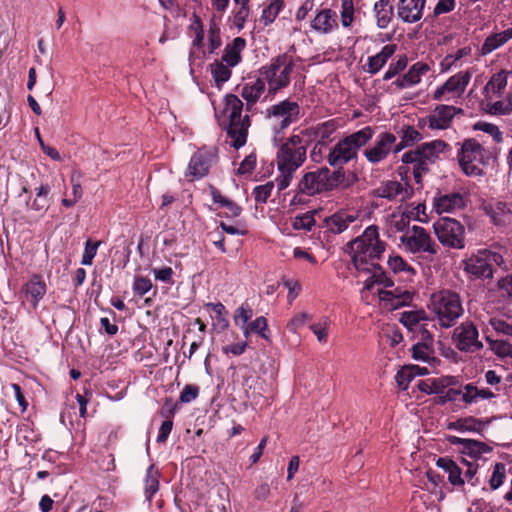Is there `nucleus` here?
I'll return each instance as SVG.
<instances>
[{
	"label": "nucleus",
	"mask_w": 512,
	"mask_h": 512,
	"mask_svg": "<svg viewBox=\"0 0 512 512\" xmlns=\"http://www.w3.org/2000/svg\"><path fill=\"white\" fill-rule=\"evenodd\" d=\"M159 471L152 464L148 467L145 477L144 494L146 500L152 501V498L159 490Z\"/></svg>",
	"instance_id": "nucleus-38"
},
{
	"label": "nucleus",
	"mask_w": 512,
	"mask_h": 512,
	"mask_svg": "<svg viewBox=\"0 0 512 512\" xmlns=\"http://www.w3.org/2000/svg\"><path fill=\"white\" fill-rule=\"evenodd\" d=\"M429 308L443 328H450L463 314L460 297L452 290H438L431 295Z\"/></svg>",
	"instance_id": "nucleus-7"
},
{
	"label": "nucleus",
	"mask_w": 512,
	"mask_h": 512,
	"mask_svg": "<svg viewBox=\"0 0 512 512\" xmlns=\"http://www.w3.org/2000/svg\"><path fill=\"white\" fill-rule=\"evenodd\" d=\"M275 185L276 182L268 181L263 185L256 186L252 192L255 202L262 204L266 203L268 198L271 196Z\"/></svg>",
	"instance_id": "nucleus-49"
},
{
	"label": "nucleus",
	"mask_w": 512,
	"mask_h": 512,
	"mask_svg": "<svg viewBox=\"0 0 512 512\" xmlns=\"http://www.w3.org/2000/svg\"><path fill=\"white\" fill-rule=\"evenodd\" d=\"M461 112L462 109L455 106L437 105L422 121L431 130H445L451 126L455 115Z\"/></svg>",
	"instance_id": "nucleus-15"
},
{
	"label": "nucleus",
	"mask_w": 512,
	"mask_h": 512,
	"mask_svg": "<svg viewBox=\"0 0 512 512\" xmlns=\"http://www.w3.org/2000/svg\"><path fill=\"white\" fill-rule=\"evenodd\" d=\"M330 320L328 317H323L318 323L310 325L311 331L316 335L320 343L327 342L328 327Z\"/></svg>",
	"instance_id": "nucleus-56"
},
{
	"label": "nucleus",
	"mask_w": 512,
	"mask_h": 512,
	"mask_svg": "<svg viewBox=\"0 0 512 512\" xmlns=\"http://www.w3.org/2000/svg\"><path fill=\"white\" fill-rule=\"evenodd\" d=\"M377 299L380 306L387 310L393 311L400 307L409 305L412 301L414 293L410 290H377Z\"/></svg>",
	"instance_id": "nucleus-19"
},
{
	"label": "nucleus",
	"mask_w": 512,
	"mask_h": 512,
	"mask_svg": "<svg viewBox=\"0 0 512 512\" xmlns=\"http://www.w3.org/2000/svg\"><path fill=\"white\" fill-rule=\"evenodd\" d=\"M299 116V104L289 99H285L267 109V118L274 122V130L277 133L295 123Z\"/></svg>",
	"instance_id": "nucleus-11"
},
{
	"label": "nucleus",
	"mask_w": 512,
	"mask_h": 512,
	"mask_svg": "<svg viewBox=\"0 0 512 512\" xmlns=\"http://www.w3.org/2000/svg\"><path fill=\"white\" fill-rule=\"evenodd\" d=\"M396 51L395 44H387L382 47L381 51L374 56L368 57L365 71L369 74L378 73L382 67L388 62Z\"/></svg>",
	"instance_id": "nucleus-31"
},
{
	"label": "nucleus",
	"mask_w": 512,
	"mask_h": 512,
	"mask_svg": "<svg viewBox=\"0 0 512 512\" xmlns=\"http://www.w3.org/2000/svg\"><path fill=\"white\" fill-rule=\"evenodd\" d=\"M373 135V128L366 126L340 140L327 156L329 165L334 168H341L356 159L360 148L364 147Z\"/></svg>",
	"instance_id": "nucleus-5"
},
{
	"label": "nucleus",
	"mask_w": 512,
	"mask_h": 512,
	"mask_svg": "<svg viewBox=\"0 0 512 512\" xmlns=\"http://www.w3.org/2000/svg\"><path fill=\"white\" fill-rule=\"evenodd\" d=\"M413 372H411L410 367L403 366L396 374L395 380L400 390H407L410 382L413 380Z\"/></svg>",
	"instance_id": "nucleus-62"
},
{
	"label": "nucleus",
	"mask_w": 512,
	"mask_h": 512,
	"mask_svg": "<svg viewBox=\"0 0 512 512\" xmlns=\"http://www.w3.org/2000/svg\"><path fill=\"white\" fill-rule=\"evenodd\" d=\"M433 329H436L434 319L429 318L422 325L413 332L414 337L418 339V342L426 345H434V334Z\"/></svg>",
	"instance_id": "nucleus-42"
},
{
	"label": "nucleus",
	"mask_w": 512,
	"mask_h": 512,
	"mask_svg": "<svg viewBox=\"0 0 512 512\" xmlns=\"http://www.w3.org/2000/svg\"><path fill=\"white\" fill-rule=\"evenodd\" d=\"M463 264L465 271L473 279H488L493 276L492 267L488 265L482 250L464 260Z\"/></svg>",
	"instance_id": "nucleus-22"
},
{
	"label": "nucleus",
	"mask_w": 512,
	"mask_h": 512,
	"mask_svg": "<svg viewBox=\"0 0 512 512\" xmlns=\"http://www.w3.org/2000/svg\"><path fill=\"white\" fill-rule=\"evenodd\" d=\"M45 291L46 290H19L16 296L23 304L25 302L31 303L32 307L35 309L39 300L44 297Z\"/></svg>",
	"instance_id": "nucleus-54"
},
{
	"label": "nucleus",
	"mask_w": 512,
	"mask_h": 512,
	"mask_svg": "<svg viewBox=\"0 0 512 512\" xmlns=\"http://www.w3.org/2000/svg\"><path fill=\"white\" fill-rule=\"evenodd\" d=\"M307 148V141L300 134L291 135L279 146L275 157L279 173L275 178L278 192L291 184L295 172L306 161Z\"/></svg>",
	"instance_id": "nucleus-2"
},
{
	"label": "nucleus",
	"mask_w": 512,
	"mask_h": 512,
	"mask_svg": "<svg viewBox=\"0 0 512 512\" xmlns=\"http://www.w3.org/2000/svg\"><path fill=\"white\" fill-rule=\"evenodd\" d=\"M467 197L460 192L439 193L434 197L433 205L438 214L453 213L466 206Z\"/></svg>",
	"instance_id": "nucleus-20"
},
{
	"label": "nucleus",
	"mask_w": 512,
	"mask_h": 512,
	"mask_svg": "<svg viewBox=\"0 0 512 512\" xmlns=\"http://www.w3.org/2000/svg\"><path fill=\"white\" fill-rule=\"evenodd\" d=\"M253 309L250 307L248 303H243L239 306L233 315L235 325H243L248 324L249 320L253 317Z\"/></svg>",
	"instance_id": "nucleus-55"
},
{
	"label": "nucleus",
	"mask_w": 512,
	"mask_h": 512,
	"mask_svg": "<svg viewBox=\"0 0 512 512\" xmlns=\"http://www.w3.org/2000/svg\"><path fill=\"white\" fill-rule=\"evenodd\" d=\"M136 299L135 302L139 308L155 307L156 309L160 304L155 303V297L157 290H135Z\"/></svg>",
	"instance_id": "nucleus-47"
},
{
	"label": "nucleus",
	"mask_w": 512,
	"mask_h": 512,
	"mask_svg": "<svg viewBox=\"0 0 512 512\" xmlns=\"http://www.w3.org/2000/svg\"><path fill=\"white\" fill-rule=\"evenodd\" d=\"M354 4L353 0H342L341 23L344 27H350L353 22Z\"/></svg>",
	"instance_id": "nucleus-61"
},
{
	"label": "nucleus",
	"mask_w": 512,
	"mask_h": 512,
	"mask_svg": "<svg viewBox=\"0 0 512 512\" xmlns=\"http://www.w3.org/2000/svg\"><path fill=\"white\" fill-rule=\"evenodd\" d=\"M490 423L489 419H479L474 416L459 418L447 424V429L459 432H474L481 434Z\"/></svg>",
	"instance_id": "nucleus-28"
},
{
	"label": "nucleus",
	"mask_w": 512,
	"mask_h": 512,
	"mask_svg": "<svg viewBox=\"0 0 512 512\" xmlns=\"http://www.w3.org/2000/svg\"><path fill=\"white\" fill-rule=\"evenodd\" d=\"M446 440L451 445L461 446L459 449L460 453L468 455L474 459L481 458L483 454H487L493 451V448L488 444L474 439H466L448 435Z\"/></svg>",
	"instance_id": "nucleus-21"
},
{
	"label": "nucleus",
	"mask_w": 512,
	"mask_h": 512,
	"mask_svg": "<svg viewBox=\"0 0 512 512\" xmlns=\"http://www.w3.org/2000/svg\"><path fill=\"white\" fill-rule=\"evenodd\" d=\"M328 191H331V184L328 179V168L321 167L302 175L297 183L296 193L291 203H297L298 195L315 196Z\"/></svg>",
	"instance_id": "nucleus-9"
},
{
	"label": "nucleus",
	"mask_w": 512,
	"mask_h": 512,
	"mask_svg": "<svg viewBox=\"0 0 512 512\" xmlns=\"http://www.w3.org/2000/svg\"><path fill=\"white\" fill-rule=\"evenodd\" d=\"M359 220L358 212L340 210L324 220L327 231L333 234H341L348 227Z\"/></svg>",
	"instance_id": "nucleus-23"
},
{
	"label": "nucleus",
	"mask_w": 512,
	"mask_h": 512,
	"mask_svg": "<svg viewBox=\"0 0 512 512\" xmlns=\"http://www.w3.org/2000/svg\"><path fill=\"white\" fill-rule=\"evenodd\" d=\"M231 68L232 66H228V64L221 60H216L210 64L211 74L218 88L230 79L232 75Z\"/></svg>",
	"instance_id": "nucleus-41"
},
{
	"label": "nucleus",
	"mask_w": 512,
	"mask_h": 512,
	"mask_svg": "<svg viewBox=\"0 0 512 512\" xmlns=\"http://www.w3.org/2000/svg\"><path fill=\"white\" fill-rule=\"evenodd\" d=\"M374 12L379 28H386L393 16V6L389 0H379L374 5Z\"/></svg>",
	"instance_id": "nucleus-35"
},
{
	"label": "nucleus",
	"mask_w": 512,
	"mask_h": 512,
	"mask_svg": "<svg viewBox=\"0 0 512 512\" xmlns=\"http://www.w3.org/2000/svg\"><path fill=\"white\" fill-rule=\"evenodd\" d=\"M245 46L246 41L244 38H234L233 41L225 47L221 61L228 64V66L235 67L242 60L241 52L244 50Z\"/></svg>",
	"instance_id": "nucleus-32"
},
{
	"label": "nucleus",
	"mask_w": 512,
	"mask_h": 512,
	"mask_svg": "<svg viewBox=\"0 0 512 512\" xmlns=\"http://www.w3.org/2000/svg\"><path fill=\"white\" fill-rule=\"evenodd\" d=\"M294 67L293 59L283 53L259 69L260 78L267 83L270 95H276L289 86Z\"/></svg>",
	"instance_id": "nucleus-6"
},
{
	"label": "nucleus",
	"mask_w": 512,
	"mask_h": 512,
	"mask_svg": "<svg viewBox=\"0 0 512 512\" xmlns=\"http://www.w3.org/2000/svg\"><path fill=\"white\" fill-rule=\"evenodd\" d=\"M431 70L430 66L424 62L414 63L409 70L398 77L394 84L398 89H405L415 86L421 82V78Z\"/></svg>",
	"instance_id": "nucleus-26"
},
{
	"label": "nucleus",
	"mask_w": 512,
	"mask_h": 512,
	"mask_svg": "<svg viewBox=\"0 0 512 512\" xmlns=\"http://www.w3.org/2000/svg\"><path fill=\"white\" fill-rule=\"evenodd\" d=\"M479 333L471 321H466L457 326L452 335L455 347L461 352H476L483 348L478 339Z\"/></svg>",
	"instance_id": "nucleus-14"
},
{
	"label": "nucleus",
	"mask_w": 512,
	"mask_h": 512,
	"mask_svg": "<svg viewBox=\"0 0 512 512\" xmlns=\"http://www.w3.org/2000/svg\"><path fill=\"white\" fill-rule=\"evenodd\" d=\"M372 196L392 202H404L410 197L406 185L397 180H384L372 190Z\"/></svg>",
	"instance_id": "nucleus-18"
},
{
	"label": "nucleus",
	"mask_w": 512,
	"mask_h": 512,
	"mask_svg": "<svg viewBox=\"0 0 512 512\" xmlns=\"http://www.w3.org/2000/svg\"><path fill=\"white\" fill-rule=\"evenodd\" d=\"M314 225L315 219L311 213H305L303 215L296 216L292 222V227L295 230L310 231Z\"/></svg>",
	"instance_id": "nucleus-59"
},
{
	"label": "nucleus",
	"mask_w": 512,
	"mask_h": 512,
	"mask_svg": "<svg viewBox=\"0 0 512 512\" xmlns=\"http://www.w3.org/2000/svg\"><path fill=\"white\" fill-rule=\"evenodd\" d=\"M206 308L213 313L212 318L216 329L223 331L228 328V311L222 303H208L206 304Z\"/></svg>",
	"instance_id": "nucleus-39"
},
{
	"label": "nucleus",
	"mask_w": 512,
	"mask_h": 512,
	"mask_svg": "<svg viewBox=\"0 0 512 512\" xmlns=\"http://www.w3.org/2000/svg\"><path fill=\"white\" fill-rule=\"evenodd\" d=\"M507 86V73L505 71H501L499 73L494 74L489 82L487 83L485 89L487 91H491L494 94H500L505 87Z\"/></svg>",
	"instance_id": "nucleus-48"
},
{
	"label": "nucleus",
	"mask_w": 512,
	"mask_h": 512,
	"mask_svg": "<svg viewBox=\"0 0 512 512\" xmlns=\"http://www.w3.org/2000/svg\"><path fill=\"white\" fill-rule=\"evenodd\" d=\"M401 243L412 253L424 252L435 255L439 246L433 241L430 234L420 226H413L400 237Z\"/></svg>",
	"instance_id": "nucleus-13"
},
{
	"label": "nucleus",
	"mask_w": 512,
	"mask_h": 512,
	"mask_svg": "<svg viewBox=\"0 0 512 512\" xmlns=\"http://www.w3.org/2000/svg\"><path fill=\"white\" fill-rule=\"evenodd\" d=\"M239 8L234 12L233 15V24L238 30H242L244 28L245 22L250 14V8L248 4H238Z\"/></svg>",
	"instance_id": "nucleus-63"
},
{
	"label": "nucleus",
	"mask_w": 512,
	"mask_h": 512,
	"mask_svg": "<svg viewBox=\"0 0 512 512\" xmlns=\"http://www.w3.org/2000/svg\"><path fill=\"white\" fill-rule=\"evenodd\" d=\"M328 179L331 184V191L336 187H348L350 183L346 179L345 171L343 167L337 168L333 172L328 169Z\"/></svg>",
	"instance_id": "nucleus-58"
},
{
	"label": "nucleus",
	"mask_w": 512,
	"mask_h": 512,
	"mask_svg": "<svg viewBox=\"0 0 512 512\" xmlns=\"http://www.w3.org/2000/svg\"><path fill=\"white\" fill-rule=\"evenodd\" d=\"M338 27L337 15L331 9H322L317 12L311 21V28L319 34H329Z\"/></svg>",
	"instance_id": "nucleus-27"
},
{
	"label": "nucleus",
	"mask_w": 512,
	"mask_h": 512,
	"mask_svg": "<svg viewBox=\"0 0 512 512\" xmlns=\"http://www.w3.org/2000/svg\"><path fill=\"white\" fill-rule=\"evenodd\" d=\"M496 333L512 337V325L499 318H491L489 321Z\"/></svg>",
	"instance_id": "nucleus-64"
},
{
	"label": "nucleus",
	"mask_w": 512,
	"mask_h": 512,
	"mask_svg": "<svg viewBox=\"0 0 512 512\" xmlns=\"http://www.w3.org/2000/svg\"><path fill=\"white\" fill-rule=\"evenodd\" d=\"M248 324L250 331H253L254 334L259 335L262 339L268 342L271 341V331L268 328L267 319L264 316H259Z\"/></svg>",
	"instance_id": "nucleus-46"
},
{
	"label": "nucleus",
	"mask_w": 512,
	"mask_h": 512,
	"mask_svg": "<svg viewBox=\"0 0 512 512\" xmlns=\"http://www.w3.org/2000/svg\"><path fill=\"white\" fill-rule=\"evenodd\" d=\"M455 383V378L452 376L443 377V378H434L427 380H419L417 387L418 389L426 393L430 394H442L444 390L448 388L450 385Z\"/></svg>",
	"instance_id": "nucleus-33"
},
{
	"label": "nucleus",
	"mask_w": 512,
	"mask_h": 512,
	"mask_svg": "<svg viewBox=\"0 0 512 512\" xmlns=\"http://www.w3.org/2000/svg\"><path fill=\"white\" fill-rule=\"evenodd\" d=\"M408 65V58L406 55H401L398 57L396 62H392L387 71L383 75V80L388 81L398 75L400 72L404 71Z\"/></svg>",
	"instance_id": "nucleus-53"
},
{
	"label": "nucleus",
	"mask_w": 512,
	"mask_h": 512,
	"mask_svg": "<svg viewBox=\"0 0 512 512\" xmlns=\"http://www.w3.org/2000/svg\"><path fill=\"white\" fill-rule=\"evenodd\" d=\"M487 112L491 115H509L512 113V97L509 95L505 99L488 103Z\"/></svg>",
	"instance_id": "nucleus-45"
},
{
	"label": "nucleus",
	"mask_w": 512,
	"mask_h": 512,
	"mask_svg": "<svg viewBox=\"0 0 512 512\" xmlns=\"http://www.w3.org/2000/svg\"><path fill=\"white\" fill-rule=\"evenodd\" d=\"M471 77L472 73L469 70L460 71L457 74L451 76L443 85L439 86L434 91L432 96L433 100H444V96L447 93L456 97H460L465 92Z\"/></svg>",
	"instance_id": "nucleus-16"
},
{
	"label": "nucleus",
	"mask_w": 512,
	"mask_h": 512,
	"mask_svg": "<svg viewBox=\"0 0 512 512\" xmlns=\"http://www.w3.org/2000/svg\"><path fill=\"white\" fill-rule=\"evenodd\" d=\"M438 241L449 249L465 247V227L456 219L442 217L433 224Z\"/></svg>",
	"instance_id": "nucleus-8"
},
{
	"label": "nucleus",
	"mask_w": 512,
	"mask_h": 512,
	"mask_svg": "<svg viewBox=\"0 0 512 512\" xmlns=\"http://www.w3.org/2000/svg\"><path fill=\"white\" fill-rule=\"evenodd\" d=\"M265 82L259 77L253 82L245 83L241 89V96L246 101V110L252 112L254 106L265 92Z\"/></svg>",
	"instance_id": "nucleus-30"
},
{
	"label": "nucleus",
	"mask_w": 512,
	"mask_h": 512,
	"mask_svg": "<svg viewBox=\"0 0 512 512\" xmlns=\"http://www.w3.org/2000/svg\"><path fill=\"white\" fill-rule=\"evenodd\" d=\"M387 264L394 273L405 272L407 274H414V269L398 255L390 256Z\"/></svg>",
	"instance_id": "nucleus-57"
},
{
	"label": "nucleus",
	"mask_w": 512,
	"mask_h": 512,
	"mask_svg": "<svg viewBox=\"0 0 512 512\" xmlns=\"http://www.w3.org/2000/svg\"><path fill=\"white\" fill-rule=\"evenodd\" d=\"M428 319L429 317L423 310L405 311L401 314L400 322L413 333L422 325V322Z\"/></svg>",
	"instance_id": "nucleus-37"
},
{
	"label": "nucleus",
	"mask_w": 512,
	"mask_h": 512,
	"mask_svg": "<svg viewBox=\"0 0 512 512\" xmlns=\"http://www.w3.org/2000/svg\"><path fill=\"white\" fill-rule=\"evenodd\" d=\"M484 211L495 225L512 223V202L496 201L485 205Z\"/></svg>",
	"instance_id": "nucleus-25"
},
{
	"label": "nucleus",
	"mask_w": 512,
	"mask_h": 512,
	"mask_svg": "<svg viewBox=\"0 0 512 512\" xmlns=\"http://www.w3.org/2000/svg\"><path fill=\"white\" fill-rule=\"evenodd\" d=\"M470 53V48L464 47L456 51L454 54H449L444 57L440 63L441 72L449 71L455 63Z\"/></svg>",
	"instance_id": "nucleus-51"
},
{
	"label": "nucleus",
	"mask_w": 512,
	"mask_h": 512,
	"mask_svg": "<svg viewBox=\"0 0 512 512\" xmlns=\"http://www.w3.org/2000/svg\"><path fill=\"white\" fill-rule=\"evenodd\" d=\"M485 340L489 344L490 350H492L499 357H511L512 358V344L502 340L493 339L491 335H486Z\"/></svg>",
	"instance_id": "nucleus-43"
},
{
	"label": "nucleus",
	"mask_w": 512,
	"mask_h": 512,
	"mask_svg": "<svg viewBox=\"0 0 512 512\" xmlns=\"http://www.w3.org/2000/svg\"><path fill=\"white\" fill-rule=\"evenodd\" d=\"M338 129V123L336 120L331 119L325 122L319 123L315 126L302 130L299 134L303 136V139L307 141V145L311 141H317V146H325L332 140V135Z\"/></svg>",
	"instance_id": "nucleus-17"
},
{
	"label": "nucleus",
	"mask_w": 512,
	"mask_h": 512,
	"mask_svg": "<svg viewBox=\"0 0 512 512\" xmlns=\"http://www.w3.org/2000/svg\"><path fill=\"white\" fill-rule=\"evenodd\" d=\"M282 8L283 0H269L268 5L265 6L262 11L260 22H262L265 26L273 23Z\"/></svg>",
	"instance_id": "nucleus-44"
},
{
	"label": "nucleus",
	"mask_w": 512,
	"mask_h": 512,
	"mask_svg": "<svg viewBox=\"0 0 512 512\" xmlns=\"http://www.w3.org/2000/svg\"><path fill=\"white\" fill-rule=\"evenodd\" d=\"M243 102L234 94L224 98L223 114L228 118L226 132L231 139V145L238 149L247 141L248 129L251 125L249 115L242 116Z\"/></svg>",
	"instance_id": "nucleus-4"
},
{
	"label": "nucleus",
	"mask_w": 512,
	"mask_h": 512,
	"mask_svg": "<svg viewBox=\"0 0 512 512\" xmlns=\"http://www.w3.org/2000/svg\"><path fill=\"white\" fill-rule=\"evenodd\" d=\"M426 0H400L398 16L407 23L421 19Z\"/></svg>",
	"instance_id": "nucleus-29"
},
{
	"label": "nucleus",
	"mask_w": 512,
	"mask_h": 512,
	"mask_svg": "<svg viewBox=\"0 0 512 512\" xmlns=\"http://www.w3.org/2000/svg\"><path fill=\"white\" fill-rule=\"evenodd\" d=\"M412 358L416 361H422L430 365L438 362L434 356V345H426L417 342L411 348Z\"/></svg>",
	"instance_id": "nucleus-36"
},
{
	"label": "nucleus",
	"mask_w": 512,
	"mask_h": 512,
	"mask_svg": "<svg viewBox=\"0 0 512 512\" xmlns=\"http://www.w3.org/2000/svg\"><path fill=\"white\" fill-rule=\"evenodd\" d=\"M446 148H448V144L445 141L433 140L405 152L401 157V161L404 164L412 165L414 180L417 184H420L422 176L429 172L430 166L439 159L440 154Z\"/></svg>",
	"instance_id": "nucleus-3"
},
{
	"label": "nucleus",
	"mask_w": 512,
	"mask_h": 512,
	"mask_svg": "<svg viewBox=\"0 0 512 512\" xmlns=\"http://www.w3.org/2000/svg\"><path fill=\"white\" fill-rule=\"evenodd\" d=\"M474 130L483 131L489 134L496 143H501L503 141V133L500 131L499 127L495 124L479 121L474 124Z\"/></svg>",
	"instance_id": "nucleus-50"
},
{
	"label": "nucleus",
	"mask_w": 512,
	"mask_h": 512,
	"mask_svg": "<svg viewBox=\"0 0 512 512\" xmlns=\"http://www.w3.org/2000/svg\"><path fill=\"white\" fill-rule=\"evenodd\" d=\"M510 39H512V27L507 28L504 31L489 35L481 47L482 55L493 52L508 42Z\"/></svg>",
	"instance_id": "nucleus-34"
},
{
	"label": "nucleus",
	"mask_w": 512,
	"mask_h": 512,
	"mask_svg": "<svg viewBox=\"0 0 512 512\" xmlns=\"http://www.w3.org/2000/svg\"><path fill=\"white\" fill-rule=\"evenodd\" d=\"M209 52L213 53L222 44L219 26L211 21L208 30Z\"/></svg>",
	"instance_id": "nucleus-60"
},
{
	"label": "nucleus",
	"mask_w": 512,
	"mask_h": 512,
	"mask_svg": "<svg viewBox=\"0 0 512 512\" xmlns=\"http://www.w3.org/2000/svg\"><path fill=\"white\" fill-rule=\"evenodd\" d=\"M213 156L206 152L199 150L190 159L186 176L191 177V180H198L206 176L212 164Z\"/></svg>",
	"instance_id": "nucleus-24"
},
{
	"label": "nucleus",
	"mask_w": 512,
	"mask_h": 512,
	"mask_svg": "<svg viewBox=\"0 0 512 512\" xmlns=\"http://www.w3.org/2000/svg\"><path fill=\"white\" fill-rule=\"evenodd\" d=\"M457 157L459 165L466 175L478 176L482 174L480 164L484 160V148L476 139H465L461 144Z\"/></svg>",
	"instance_id": "nucleus-10"
},
{
	"label": "nucleus",
	"mask_w": 512,
	"mask_h": 512,
	"mask_svg": "<svg viewBox=\"0 0 512 512\" xmlns=\"http://www.w3.org/2000/svg\"><path fill=\"white\" fill-rule=\"evenodd\" d=\"M506 478V465L504 463H496L492 475L489 479V485L492 490L498 489Z\"/></svg>",
	"instance_id": "nucleus-52"
},
{
	"label": "nucleus",
	"mask_w": 512,
	"mask_h": 512,
	"mask_svg": "<svg viewBox=\"0 0 512 512\" xmlns=\"http://www.w3.org/2000/svg\"><path fill=\"white\" fill-rule=\"evenodd\" d=\"M421 139L422 135L418 130L413 126H405L401 131L400 141L396 140V151L401 152L403 149L413 146Z\"/></svg>",
	"instance_id": "nucleus-40"
},
{
	"label": "nucleus",
	"mask_w": 512,
	"mask_h": 512,
	"mask_svg": "<svg viewBox=\"0 0 512 512\" xmlns=\"http://www.w3.org/2000/svg\"><path fill=\"white\" fill-rule=\"evenodd\" d=\"M386 250V243L379 238L378 227L368 226L364 232L349 241L345 252L351 257L355 269L364 277V288L374 285H384L385 288L393 286L383 268L376 263Z\"/></svg>",
	"instance_id": "nucleus-1"
},
{
	"label": "nucleus",
	"mask_w": 512,
	"mask_h": 512,
	"mask_svg": "<svg viewBox=\"0 0 512 512\" xmlns=\"http://www.w3.org/2000/svg\"><path fill=\"white\" fill-rule=\"evenodd\" d=\"M396 147V135L384 131L376 136L373 144L364 150L363 155L370 164L376 165L386 160L391 153L398 154Z\"/></svg>",
	"instance_id": "nucleus-12"
}]
</instances>
